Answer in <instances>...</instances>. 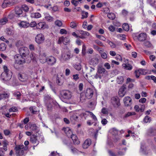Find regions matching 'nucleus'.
Returning <instances> with one entry per match:
<instances>
[{"mask_svg": "<svg viewBox=\"0 0 156 156\" xmlns=\"http://www.w3.org/2000/svg\"><path fill=\"white\" fill-rule=\"evenodd\" d=\"M3 69L4 72L1 74V78L5 81H9L12 77V73L6 66H4Z\"/></svg>", "mask_w": 156, "mask_h": 156, "instance_id": "obj_1", "label": "nucleus"}, {"mask_svg": "<svg viewBox=\"0 0 156 156\" xmlns=\"http://www.w3.org/2000/svg\"><path fill=\"white\" fill-rule=\"evenodd\" d=\"M20 55H21L24 57H27V62H30L32 59L31 55H29V51L27 47H22L19 49Z\"/></svg>", "mask_w": 156, "mask_h": 156, "instance_id": "obj_2", "label": "nucleus"}, {"mask_svg": "<svg viewBox=\"0 0 156 156\" xmlns=\"http://www.w3.org/2000/svg\"><path fill=\"white\" fill-rule=\"evenodd\" d=\"M60 96L62 99L69 100L72 98V93L68 90H62L60 91Z\"/></svg>", "mask_w": 156, "mask_h": 156, "instance_id": "obj_3", "label": "nucleus"}, {"mask_svg": "<svg viewBox=\"0 0 156 156\" xmlns=\"http://www.w3.org/2000/svg\"><path fill=\"white\" fill-rule=\"evenodd\" d=\"M24 57L22 56L21 55L17 54L14 56L16 62L19 64L21 65L25 62L26 61L27 62L28 59L26 58V59Z\"/></svg>", "mask_w": 156, "mask_h": 156, "instance_id": "obj_4", "label": "nucleus"}, {"mask_svg": "<svg viewBox=\"0 0 156 156\" xmlns=\"http://www.w3.org/2000/svg\"><path fill=\"white\" fill-rule=\"evenodd\" d=\"M24 148L23 145L16 146L15 147L16 153L17 156H23L25 155V152L23 149Z\"/></svg>", "mask_w": 156, "mask_h": 156, "instance_id": "obj_5", "label": "nucleus"}, {"mask_svg": "<svg viewBox=\"0 0 156 156\" xmlns=\"http://www.w3.org/2000/svg\"><path fill=\"white\" fill-rule=\"evenodd\" d=\"M44 40V35L42 34H39L36 35L35 38L36 42L38 44L42 43Z\"/></svg>", "mask_w": 156, "mask_h": 156, "instance_id": "obj_6", "label": "nucleus"}, {"mask_svg": "<svg viewBox=\"0 0 156 156\" xmlns=\"http://www.w3.org/2000/svg\"><path fill=\"white\" fill-rule=\"evenodd\" d=\"M70 119L73 122L79 121V114L76 112H73L70 113Z\"/></svg>", "mask_w": 156, "mask_h": 156, "instance_id": "obj_7", "label": "nucleus"}, {"mask_svg": "<svg viewBox=\"0 0 156 156\" xmlns=\"http://www.w3.org/2000/svg\"><path fill=\"white\" fill-rule=\"evenodd\" d=\"M23 11L21 8L16 7L15 9V16L17 17L23 16Z\"/></svg>", "mask_w": 156, "mask_h": 156, "instance_id": "obj_8", "label": "nucleus"}, {"mask_svg": "<svg viewBox=\"0 0 156 156\" xmlns=\"http://www.w3.org/2000/svg\"><path fill=\"white\" fill-rule=\"evenodd\" d=\"M94 94L93 90L91 88H87L86 90L85 95L88 99H90L92 98Z\"/></svg>", "mask_w": 156, "mask_h": 156, "instance_id": "obj_9", "label": "nucleus"}, {"mask_svg": "<svg viewBox=\"0 0 156 156\" xmlns=\"http://www.w3.org/2000/svg\"><path fill=\"white\" fill-rule=\"evenodd\" d=\"M56 61L55 58L52 56H50L48 58L47 62L49 65L52 66L56 62Z\"/></svg>", "mask_w": 156, "mask_h": 156, "instance_id": "obj_10", "label": "nucleus"}, {"mask_svg": "<svg viewBox=\"0 0 156 156\" xmlns=\"http://www.w3.org/2000/svg\"><path fill=\"white\" fill-rule=\"evenodd\" d=\"M111 102L114 106L116 107L119 106L120 105L119 100L117 97H112L111 98Z\"/></svg>", "mask_w": 156, "mask_h": 156, "instance_id": "obj_11", "label": "nucleus"}, {"mask_svg": "<svg viewBox=\"0 0 156 156\" xmlns=\"http://www.w3.org/2000/svg\"><path fill=\"white\" fill-rule=\"evenodd\" d=\"M18 78L21 81L24 82L27 80L28 77L26 74L24 73H22L18 74Z\"/></svg>", "mask_w": 156, "mask_h": 156, "instance_id": "obj_12", "label": "nucleus"}, {"mask_svg": "<svg viewBox=\"0 0 156 156\" xmlns=\"http://www.w3.org/2000/svg\"><path fill=\"white\" fill-rule=\"evenodd\" d=\"M47 27V25L44 22H40L37 25V28L39 29H44Z\"/></svg>", "mask_w": 156, "mask_h": 156, "instance_id": "obj_13", "label": "nucleus"}, {"mask_svg": "<svg viewBox=\"0 0 156 156\" xmlns=\"http://www.w3.org/2000/svg\"><path fill=\"white\" fill-rule=\"evenodd\" d=\"M69 38L62 37L59 38L58 41V43L60 44L62 42H63L64 44H66L69 42Z\"/></svg>", "mask_w": 156, "mask_h": 156, "instance_id": "obj_14", "label": "nucleus"}, {"mask_svg": "<svg viewBox=\"0 0 156 156\" xmlns=\"http://www.w3.org/2000/svg\"><path fill=\"white\" fill-rule=\"evenodd\" d=\"M136 37H137V38L139 41H142L146 40L147 35L144 33H141Z\"/></svg>", "mask_w": 156, "mask_h": 156, "instance_id": "obj_15", "label": "nucleus"}, {"mask_svg": "<svg viewBox=\"0 0 156 156\" xmlns=\"http://www.w3.org/2000/svg\"><path fill=\"white\" fill-rule=\"evenodd\" d=\"M48 58L46 57L45 53H44L39 56V59L40 62L43 63L47 62Z\"/></svg>", "mask_w": 156, "mask_h": 156, "instance_id": "obj_16", "label": "nucleus"}, {"mask_svg": "<svg viewBox=\"0 0 156 156\" xmlns=\"http://www.w3.org/2000/svg\"><path fill=\"white\" fill-rule=\"evenodd\" d=\"M131 101L132 99L129 97H126L123 99L124 104L126 106L130 105L131 104Z\"/></svg>", "mask_w": 156, "mask_h": 156, "instance_id": "obj_17", "label": "nucleus"}, {"mask_svg": "<svg viewBox=\"0 0 156 156\" xmlns=\"http://www.w3.org/2000/svg\"><path fill=\"white\" fill-rule=\"evenodd\" d=\"M126 89V87L124 86H122L120 89L119 92V94L120 97H123L124 96L125 94V90Z\"/></svg>", "mask_w": 156, "mask_h": 156, "instance_id": "obj_18", "label": "nucleus"}, {"mask_svg": "<svg viewBox=\"0 0 156 156\" xmlns=\"http://www.w3.org/2000/svg\"><path fill=\"white\" fill-rule=\"evenodd\" d=\"M98 73L100 74L103 76L106 72L105 69L101 66H98L97 69V71Z\"/></svg>", "mask_w": 156, "mask_h": 156, "instance_id": "obj_19", "label": "nucleus"}, {"mask_svg": "<svg viewBox=\"0 0 156 156\" xmlns=\"http://www.w3.org/2000/svg\"><path fill=\"white\" fill-rule=\"evenodd\" d=\"M91 144V141L90 140V139H87L84 142L83 145V148L86 149L89 147Z\"/></svg>", "mask_w": 156, "mask_h": 156, "instance_id": "obj_20", "label": "nucleus"}, {"mask_svg": "<svg viewBox=\"0 0 156 156\" xmlns=\"http://www.w3.org/2000/svg\"><path fill=\"white\" fill-rule=\"evenodd\" d=\"M63 130L65 132L67 136L68 137L70 136L72 134V130L69 127H67L63 128Z\"/></svg>", "mask_w": 156, "mask_h": 156, "instance_id": "obj_21", "label": "nucleus"}, {"mask_svg": "<svg viewBox=\"0 0 156 156\" xmlns=\"http://www.w3.org/2000/svg\"><path fill=\"white\" fill-rule=\"evenodd\" d=\"M30 142L33 144H37L36 145L39 144V141L37 140L36 136L34 135L30 137Z\"/></svg>", "mask_w": 156, "mask_h": 156, "instance_id": "obj_22", "label": "nucleus"}, {"mask_svg": "<svg viewBox=\"0 0 156 156\" xmlns=\"http://www.w3.org/2000/svg\"><path fill=\"white\" fill-rule=\"evenodd\" d=\"M98 63V59L96 57L92 58L90 60V64L93 66L97 65Z\"/></svg>", "mask_w": 156, "mask_h": 156, "instance_id": "obj_23", "label": "nucleus"}, {"mask_svg": "<svg viewBox=\"0 0 156 156\" xmlns=\"http://www.w3.org/2000/svg\"><path fill=\"white\" fill-rule=\"evenodd\" d=\"M19 25L20 27L26 28L30 26V24L26 21H23L19 23Z\"/></svg>", "mask_w": 156, "mask_h": 156, "instance_id": "obj_24", "label": "nucleus"}, {"mask_svg": "<svg viewBox=\"0 0 156 156\" xmlns=\"http://www.w3.org/2000/svg\"><path fill=\"white\" fill-rule=\"evenodd\" d=\"M156 134V129H150L147 133L148 135L150 136H154Z\"/></svg>", "mask_w": 156, "mask_h": 156, "instance_id": "obj_25", "label": "nucleus"}, {"mask_svg": "<svg viewBox=\"0 0 156 156\" xmlns=\"http://www.w3.org/2000/svg\"><path fill=\"white\" fill-rule=\"evenodd\" d=\"M30 16L33 18H39L41 17V15L38 12L32 13L31 14Z\"/></svg>", "mask_w": 156, "mask_h": 156, "instance_id": "obj_26", "label": "nucleus"}, {"mask_svg": "<svg viewBox=\"0 0 156 156\" xmlns=\"http://www.w3.org/2000/svg\"><path fill=\"white\" fill-rule=\"evenodd\" d=\"M117 82L119 84H122L124 81V78L122 76H119L116 78Z\"/></svg>", "mask_w": 156, "mask_h": 156, "instance_id": "obj_27", "label": "nucleus"}, {"mask_svg": "<svg viewBox=\"0 0 156 156\" xmlns=\"http://www.w3.org/2000/svg\"><path fill=\"white\" fill-rule=\"evenodd\" d=\"M122 66L126 69L130 70L132 69V66L129 64H123L122 65Z\"/></svg>", "mask_w": 156, "mask_h": 156, "instance_id": "obj_28", "label": "nucleus"}, {"mask_svg": "<svg viewBox=\"0 0 156 156\" xmlns=\"http://www.w3.org/2000/svg\"><path fill=\"white\" fill-rule=\"evenodd\" d=\"M90 112H91L87 111L85 112L84 113H82L80 115V116L82 118L83 117H84L85 119H86L87 117L90 115Z\"/></svg>", "mask_w": 156, "mask_h": 156, "instance_id": "obj_29", "label": "nucleus"}, {"mask_svg": "<svg viewBox=\"0 0 156 156\" xmlns=\"http://www.w3.org/2000/svg\"><path fill=\"white\" fill-rule=\"evenodd\" d=\"M30 126V129L33 131H37L38 127L35 124H32L29 125Z\"/></svg>", "mask_w": 156, "mask_h": 156, "instance_id": "obj_30", "label": "nucleus"}, {"mask_svg": "<svg viewBox=\"0 0 156 156\" xmlns=\"http://www.w3.org/2000/svg\"><path fill=\"white\" fill-rule=\"evenodd\" d=\"M45 18L46 20L48 21L51 22L53 20V17L48 14H45Z\"/></svg>", "mask_w": 156, "mask_h": 156, "instance_id": "obj_31", "label": "nucleus"}, {"mask_svg": "<svg viewBox=\"0 0 156 156\" xmlns=\"http://www.w3.org/2000/svg\"><path fill=\"white\" fill-rule=\"evenodd\" d=\"M24 43L22 41H19L16 42V46L18 48H22L23 45Z\"/></svg>", "mask_w": 156, "mask_h": 156, "instance_id": "obj_32", "label": "nucleus"}, {"mask_svg": "<svg viewBox=\"0 0 156 156\" xmlns=\"http://www.w3.org/2000/svg\"><path fill=\"white\" fill-rule=\"evenodd\" d=\"M62 57L64 60H65L69 59L70 57V55L68 53L63 54L62 55Z\"/></svg>", "mask_w": 156, "mask_h": 156, "instance_id": "obj_33", "label": "nucleus"}, {"mask_svg": "<svg viewBox=\"0 0 156 156\" xmlns=\"http://www.w3.org/2000/svg\"><path fill=\"white\" fill-rule=\"evenodd\" d=\"M8 21V19L6 18H4L0 20V25H4L7 23Z\"/></svg>", "mask_w": 156, "mask_h": 156, "instance_id": "obj_34", "label": "nucleus"}, {"mask_svg": "<svg viewBox=\"0 0 156 156\" xmlns=\"http://www.w3.org/2000/svg\"><path fill=\"white\" fill-rule=\"evenodd\" d=\"M107 16L109 19L112 20H114L115 18V15L113 13H110L108 14Z\"/></svg>", "mask_w": 156, "mask_h": 156, "instance_id": "obj_35", "label": "nucleus"}, {"mask_svg": "<svg viewBox=\"0 0 156 156\" xmlns=\"http://www.w3.org/2000/svg\"><path fill=\"white\" fill-rule=\"evenodd\" d=\"M6 46L4 43H2L0 44V50L4 51L6 48Z\"/></svg>", "mask_w": 156, "mask_h": 156, "instance_id": "obj_36", "label": "nucleus"}, {"mask_svg": "<svg viewBox=\"0 0 156 156\" xmlns=\"http://www.w3.org/2000/svg\"><path fill=\"white\" fill-rule=\"evenodd\" d=\"M111 133L113 135L115 136L118 135V131L116 129L113 128L112 129Z\"/></svg>", "mask_w": 156, "mask_h": 156, "instance_id": "obj_37", "label": "nucleus"}, {"mask_svg": "<svg viewBox=\"0 0 156 156\" xmlns=\"http://www.w3.org/2000/svg\"><path fill=\"white\" fill-rule=\"evenodd\" d=\"M151 120V118L149 116H146L144 118L143 120V121L144 122L147 123V122H150Z\"/></svg>", "mask_w": 156, "mask_h": 156, "instance_id": "obj_38", "label": "nucleus"}, {"mask_svg": "<svg viewBox=\"0 0 156 156\" xmlns=\"http://www.w3.org/2000/svg\"><path fill=\"white\" fill-rule=\"evenodd\" d=\"M122 28L125 31H128L129 30V26L127 23H124L122 25Z\"/></svg>", "mask_w": 156, "mask_h": 156, "instance_id": "obj_39", "label": "nucleus"}, {"mask_svg": "<svg viewBox=\"0 0 156 156\" xmlns=\"http://www.w3.org/2000/svg\"><path fill=\"white\" fill-rule=\"evenodd\" d=\"M122 150H124V151H119L117 153V154L119 156H122L125 154V151L126 150V148H125L122 149Z\"/></svg>", "mask_w": 156, "mask_h": 156, "instance_id": "obj_40", "label": "nucleus"}, {"mask_svg": "<svg viewBox=\"0 0 156 156\" xmlns=\"http://www.w3.org/2000/svg\"><path fill=\"white\" fill-rule=\"evenodd\" d=\"M108 153L109 156H119L117 153L116 154L113 151L110 150L108 151Z\"/></svg>", "mask_w": 156, "mask_h": 156, "instance_id": "obj_41", "label": "nucleus"}, {"mask_svg": "<svg viewBox=\"0 0 156 156\" xmlns=\"http://www.w3.org/2000/svg\"><path fill=\"white\" fill-rule=\"evenodd\" d=\"M108 153L109 156H119L117 153L116 154L113 151L110 150L108 151Z\"/></svg>", "mask_w": 156, "mask_h": 156, "instance_id": "obj_42", "label": "nucleus"}, {"mask_svg": "<svg viewBox=\"0 0 156 156\" xmlns=\"http://www.w3.org/2000/svg\"><path fill=\"white\" fill-rule=\"evenodd\" d=\"M102 75H101L100 74L98 73V72H97L96 74L94 75V78L96 79H99L100 80L101 79Z\"/></svg>", "mask_w": 156, "mask_h": 156, "instance_id": "obj_43", "label": "nucleus"}, {"mask_svg": "<svg viewBox=\"0 0 156 156\" xmlns=\"http://www.w3.org/2000/svg\"><path fill=\"white\" fill-rule=\"evenodd\" d=\"M82 17H81L82 19H84L86 18L88 16V13L87 12H85L84 11H83L82 12Z\"/></svg>", "mask_w": 156, "mask_h": 156, "instance_id": "obj_44", "label": "nucleus"}, {"mask_svg": "<svg viewBox=\"0 0 156 156\" xmlns=\"http://www.w3.org/2000/svg\"><path fill=\"white\" fill-rule=\"evenodd\" d=\"M138 70L140 74L143 75H145L147 73V71L145 69H139Z\"/></svg>", "mask_w": 156, "mask_h": 156, "instance_id": "obj_45", "label": "nucleus"}, {"mask_svg": "<svg viewBox=\"0 0 156 156\" xmlns=\"http://www.w3.org/2000/svg\"><path fill=\"white\" fill-rule=\"evenodd\" d=\"M77 23L74 22H72L70 24V27L73 28H75L77 27Z\"/></svg>", "mask_w": 156, "mask_h": 156, "instance_id": "obj_46", "label": "nucleus"}, {"mask_svg": "<svg viewBox=\"0 0 156 156\" xmlns=\"http://www.w3.org/2000/svg\"><path fill=\"white\" fill-rule=\"evenodd\" d=\"M79 32L80 34L88 36L90 35L89 33L88 32L82 30L79 31Z\"/></svg>", "mask_w": 156, "mask_h": 156, "instance_id": "obj_47", "label": "nucleus"}, {"mask_svg": "<svg viewBox=\"0 0 156 156\" xmlns=\"http://www.w3.org/2000/svg\"><path fill=\"white\" fill-rule=\"evenodd\" d=\"M74 67V68L78 70H80L81 68V66L80 64H75Z\"/></svg>", "mask_w": 156, "mask_h": 156, "instance_id": "obj_48", "label": "nucleus"}, {"mask_svg": "<svg viewBox=\"0 0 156 156\" xmlns=\"http://www.w3.org/2000/svg\"><path fill=\"white\" fill-rule=\"evenodd\" d=\"M101 113L103 114H108V109L105 108H103L101 110Z\"/></svg>", "mask_w": 156, "mask_h": 156, "instance_id": "obj_49", "label": "nucleus"}, {"mask_svg": "<svg viewBox=\"0 0 156 156\" xmlns=\"http://www.w3.org/2000/svg\"><path fill=\"white\" fill-rule=\"evenodd\" d=\"M0 96L1 99L4 98H6L9 97V94L6 93H4L2 94H0Z\"/></svg>", "mask_w": 156, "mask_h": 156, "instance_id": "obj_50", "label": "nucleus"}, {"mask_svg": "<svg viewBox=\"0 0 156 156\" xmlns=\"http://www.w3.org/2000/svg\"><path fill=\"white\" fill-rule=\"evenodd\" d=\"M55 24L56 25L60 27L62 25V23L61 21L57 20L55 22Z\"/></svg>", "mask_w": 156, "mask_h": 156, "instance_id": "obj_51", "label": "nucleus"}, {"mask_svg": "<svg viewBox=\"0 0 156 156\" xmlns=\"http://www.w3.org/2000/svg\"><path fill=\"white\" fill-rule=\"evenodd\" d=\"M90 115L91 116V117L94 122H96L97 121V119L96 117L92 112H90Z\"/></svg>", "mask_w": 156, "mask_h": 156, "instance_id": "obj_52", "label": "nucleus"}, {"mask_svg": "<svg viewBox=\"0 0 156 156\" xmlns=\"http://www.w3.org/2000/svg\"><path fill=\"white\" fill-rule=\"evenodd\" d=\"M107 42L109 44L111 47L112 48H114L116 47V45L114 43H113L112 41L108 40L107 41Z\"/></svg>", "mask_w": 156, "mask_h": 156, "instance_id": "obj_53", "label": "nucleus"}, {"mask_svg": "<svg viewBox=\"0 0 156 156\" xmlns=\"http://www.w3.org/2000/svg\"><path fill=\"white\" fill-rule=\"evenodd\" d=\"M18 109L16 107H13L10 108L9 109V112H15L17 111Z\"/></svg>", "mask_w": 156, "mask_h": 156, "instance_id": "obj_54", "label": "nucleus"}, {"mask_svg": "<svg viewBox=\"0 0 156 156\" xmlns=\"http://www.w3.org/2000/svg\"><path fill=\"white\" fill-rule=\"evenodd\" d=\"M23 10L25 12H27L29 10V8L27 5H23L22 6Z\"/></svg>", "mask_w": 156, "mask_h": 156, "instance_id": "obj_55", "label": "nucleus"}, {"mask_svg": "<svg viewBox=\"0 0 156 156\" xmlns=\"http://www.w3.org/2000/svg\"><path fill=\"white\" fill-rule=\"evenodd\" d=\"M135 114V113L134 112H129L127 113V114H126L124 116V117L125 118H127L131 115H134Z\"/></svg>", "mask_w": 156, "mask_h": 156, "instance_id": "obj_56", "label": "nucleus"}, {"mask_svg": "<svg viewBox=\"0 0 156 156\" xmlns=\"http://www.w3.org/2000/svg\"><path fill=\"white\" fill-rule=\"evenodd\" d=\"M86 47L84 45H83L82 46V55L84 56L86 54Z\"/></svg>", "mask_w": 156, "mask_h": 156, "instance_id": "obj_57", "label": "nucleus"}, {"mask_svg": "<svg viewBox=\"0 0 156 156\" xmlns=\"http://www.w3.org/2000/svg\"><path fill=\"white\" fill-rule=\"evenodd\" d=\"M71 3L74 5L75 6H76L79 4V2L76 0H72L71 1Z\"/></svg>", "mask_w": 156, "mask_h": 156, "instance_id": "obj_58", "label": "nucleus"}, {"mask_svg": "<svg viewBox=\"0 0 156 156\" xmlns=\"http://www.w3.org/2000/svg\"><path fill=\"white\" fill-rule=\"evenodd\" d=\"M95 42L100 46H103V45L102 42L98 40H96L95 41Z\"/></svg>", "mask_w": 156, "mask_h": 156, "instance_id": "obj_59", "label": "nucleus"}, {"mask_svg": "<svg viewBox=\"0 0 156 156\" xmlns=\"http://www.w3.org/2000/svg\"><path fill=\"white\" fill-rule=\"evenodd\" d=\"M73 79L75 81H76L79 79V75L78 74L73 75Z\"/></svg>", "mask_w": 156, "mask_h": 156, "instance_id": "obj_60", "label": "nucleus"}, {"mask_svg": "<svg viewBox=\"0 0 156 156\" xmlns=\"http://www.w3.org/2000/svg\"><path fill=\"white\" fill-rule=\"evenodd\" d=\"M37 24L36 23L35 21H33L32 22H31L30 24V26L31 27H34L35 26L37 27Z\"/></svg>", "mask_w": 156, "mask_h": 156, "instance_id": "obj_61", "label": "nucleus"}, {"mask_svg": "<svg viewBox=\"0 0 156 156\" xmlns=\"http://www.w3.org/2000/svg\"><path fill=\"white\" fill-rule=\"evenodd\" d=\"M108 29L110 31L113 32L115 30V27L112 25H110L108 27Z\"/></svg>", "mask_w": 156, "mask_h": 156, "instance_id": "obj_62", "label": "nucleus"}, {"mask_svg": "<svg viewBox=\"0 0 156 156\" xmlns=\"http://www.w3.org/2000/svg\"><path fill=\"white\" fill-rule=\"evenodd\" d=\"M101 57L104 59H106L107 57V54L105 53L104 52L101 54Z\"/></svg>", "mask_w": 156, "mask_h": 156, "instance_id": "obj_63", "label": "nucleus"}, {"mask_svg": "<svg viewBox=\"0 0 156 156\" xmlns=\"http://www.w3.org/2000/svg\"><path fill=\"white\" fill-rule=\"evenodd\" d=\"M104 66L107 69H109L111 67L110 64L108 63H105L104 64Z\"/></svg>", "mask_w": 156, "mask_h": 156, "instance_id": "obj_64", "label": "nucleus"}]
</instances>
